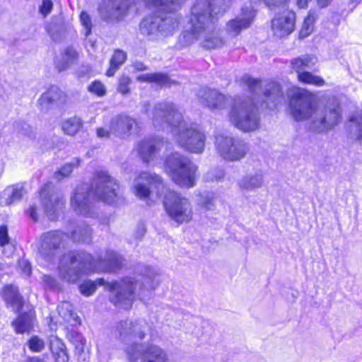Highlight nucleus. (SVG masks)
Instances as JSON below:
<instances>
[{"mask_svg": "<svg viewBox=\"0 0 362 362\" xmlns=\"http://www.w3.org/2000/svg\"><path fill=\"white\" fill-rule=\"evenodd\" d=\"M215 146L220 156L228 161L240 160L249 151V146L246 141L227 133L218 134L216 136Z\"/></svg>", "mask_w": 362, "mask_h": 362, "instance_id": "nucleus-11", "label": "nucleus"}, {"mask_svg": "<svg viewBox=\"0 0 362 362\" xmlns=\"http://www.w3.org/2000/svg\"><path fill=\"white\" fill-rule=\"evenodd\" d=\"M62 98V92L56 86H52L38 100L41 110L47 111L57 106Z\"/></svg>", "mask_w": 362, "mask_h": 362, "instance_id": "nucleus-20", "label": "nucleus"}, {"mask_svg": "<svg viewBox=\"0 0 362 362\" xmlns=\"http://www.w3.org/2000/svg\"><path fill=\"white\" fill-rule=\"evenodd\" d=\"M62 356H59V358H62V360L63 361V362H65V361H68L69 360V357L68 356L66 355V354L62 350V349L61 348V351H60Z\"/></svg>", "mask_w": 362, "mask_h": 362, "instance_id": "nucleus-55", "label": "nucleus"}, {"mask_svg": "<svg viewBox=\"0 0 362 362\" xmlns=\"http://www.w3.org/2000/svg\"><path fill=\"white\" fill-rule=\"evenodd\" d=\"M51 185L46 184L40 191V198L47 216L52 221L57 218L58 212L62 209L64 202L57 193L49 194Z\"/></svg>", "mask_w": 362, "mask_h": 362, "instance_id": "nucleus-16", "label": "nucleus"}, {"mask_svg": "<svg viewBox=\"0 0 362 362\" xmlns=\"http://www.w3.org/2000/svg\"><path fill=\"white\" fill-rule=\"evenodd\" d=\"M59 315L66 322H77L78 317L74 313L72 305L67 301H63L58 305Z\"/></svg>", "mask_w": 362, "mask_h": 362, "instance_id": "nucleus-29", "label": "nucleus"}, {"mask_svg": "<svg viewBox=\"0 0 362 362\" xmlns=\"http://www.w3.org/2000/svg\"><path fill=\"white\" fill-rule=\"evenodd\" d=\"M33 311L31 308L19 315L18 318L13 321V326L17 333L23 334L28 332L32 327Z\"/></svg>", "mask_w": 362, "mask_h": 362, "instance_id": "nucleus-23", "label": "nucleus"}, {"mask_svg": "<svg viewBox=\"0 0 362 362\" xmlns=\"http://www.w3.org/2000/svg\"><path fill=\"white\" fill-rule=\"evenodd\" d=\"M164 207L168 215L179 224L187 223L192 218L193 211L189 201L174 191L165 194Z\"/></svg>", "mask_w": 362, "mask_h": 362, "instance_id": "nucleus-13", "label": "nucleus"}, {"mask_svg": "<svg viewBox=\"0 0 362 362\" xmlns=\"http://www.w3.org/2000/svg\"><path fill=\"white\" fill-rule=\"evenodd\" d=\"M127 57V55L124 51L119 49H115L110 60V67L106 72V75L108 77L113 76L116 71L125 62Z\"/></svg>", "mask_w": 362, "mask_h": 362, "instance_id": "nucleus-26", "label": "nucleus"}, {"mask_svg": "<svg viewBox=\"0 0 362 362\" xmlns=\"http://www.w3.org/2000/svg\"><path fill=\"white\" fill-rule=\"evenodd\" d=\"M26 362H45V361L38 358L33 357V358H29Z\"/></svg>", "mask_w": 362, "mask_h": 362, "instance_id": "nucleus-56", "label": "nucleus"}, {"mask_svg": "<svg viewBox=\"0 0 362 362\" xmlns=\"http://www.w3.org/2000/svg\"><path fill=\"white\" fill-rule=\"evenodd\" d=\"M69 339L75 346L76 349L79 352L83 351V348L86 344V339L81 333L76 331L70 332Z\"/></svg>", "mask_w": 362, "mask_h": 362, "instance_id": "nucleus-34", "label": "nucleus"}, {"mask_svg": "<svg viewBox=\"0 0 362 362\" xmlns=\"http://www.w3.org/2000/svg\"><path fill=\"white\" fill-rule=\"evenodd\" d=\"M271 9L284 6L288 0H262Z\"/></svg>", "mask_w": 362, "mask_h": 362, "instance_id": "nucleus-47", "label": "nucleus"}, {"mask_svg": "<svg viewBox=\"0 0 362 362\" xmlns=\"http://www.w3.org/2000/svg\"><path fill=\"white\" fill-rule=\"evenodd\" d=\"M224 170L221 168H211L206 175V179L209 181H218L223 178Z\"/></svg>", "mask_w": 362, "mask_h": 362, "instance_id": "nucleus-41", "label": "nucleus"}, {"mask_svg": "<svg viewBox=\"0 0 362 362\" xmlns=\"http://www.w3.org/2000/svg\"><path fill=\"white\" fill-rule=\"evenodd\" d=\"M1 252L6 257H10L15 252V246L11 241H8L0 245Z\"/></svg>", "mask_w": 362, "mask_h": 362, "instance_id": "nucleus-45", "label": "nucleus"}, {"mask_svg": "<svg viewBox=\"0 0 362 362\" xmlns=\"http://www.w3.org/2000/svg\"><path fill=\"white\" fill-rule=\"evenodd\" d=\"M42 282L46 290L49 291H59L60 290L59 284L50 276L43 275L42 276Z\"/></svg>", "mask_w": 362, "mask_h": 362, "instance_id": "nucleus-40", "label": "nucleus"}, {"mask_svg": "<svg viewBox=\"0 0 362 362\" xmlns=\"http://www.w3.org/2000/svg\"><path fill=\"white\" fill-rule=\"evenodd\" d=\"M131 83V79L129 76H122L119 79V84L117 90L122 95H127L129 93V85Z\"/></svg>", "mask_w": 362, "mask_h": 362, "instance_id": "nucleus-42", "label": "nucleus"}, {"mask_svg": "<svg viewBox=\"0 0 362 362\" xmlns=\"http://www.w3.org/2000/svg\"><path fill=\"white\" fill-rule=\"evenodd\" d=\"M332 0H317V5L320 8H325L328 6Z\"/></svg>", "mask_w": 362, "mask_h": 362, "instance_id": "nucleus-54", "label": "nucleus"}, {"mask_svg": "<svg viewBox=\"0 0 362 362\" xmlns=\"http://www.w3.org/2000/svg\"><path fill=\"white\" fill-rule=\"evenodd\" d=\"M81 160L74 158L71 163L64 164L58 171L54 173V177L59 180L69 176L73 171L74 168L80 165Z\"/></svg>", "mask_w": 362, "mask_h": 362, "instance_id": "nucleus-33", "label": "nucleus"}, {"mask_svg": "<svg viewBox=\"0 0 362 362\" xmlns=\"http://www.w3.org/2000/svg\"><path fill=\"white\" fill-rule=\"evenodd\" d=\"M79 19L84 30V35L88 37L92 31L91 17L86 11H82L79 16Z\"/></svg>", "mask_w": 362, "mask_h": 362, "instance_id": "nucleus-35", "label": "nucleus"}, {"mask_svg": "<svg viewBox=\"0 0 362 362\" xmlns=\"http://www.w3.org/2000/svg\"><path fill=\"white\" fill-rule=\"evenodd\" d=\"M313 0H296L297 6L300 8H306L308 6V4Z\"/></svg>", "mask_w": 362, "mask_h": 362, "instance_id": "nucleus-52", "label": "nucleus"}, {"mask_svg": "<svg viewBox=\"0 0 362 362\" xmlns=\"http://www.w3.org/2000/svg\"><path fill=\"white\" fill-rule=\"evenodd\" d=\"M3 298L8 307L13 311L20 313L23 307L24 300L18 293V289L13 285L6 286L4 288Z\"/></svg>", "mask_w": 362, "mask_h": 362, "instance_id": "nucleus-21", "label": "nucleus"}, {"mask_svg": "<svg viewBox=\"0 0 362 362\" xmlns=\"http://www.w3.org/2000/svg\"><path fill=\"white\" fill-rule=\"evenodd\" d=\"M351 4H354V7H355L358 4V0H350Z\"/></svg>", "mask_w": 362, "mask_h": 362, "instance_id": "nucleus-57", "label": "nucleus"}, {"mask_svg": "<svg viewBox=\"0 0 362 362\" xmlns=\"http://www.w3.org/2000/svg\"><path fill=\"white\" fill-rule=\"evenodd\" d=\"M164 168L177 185L187 188L195 185L197 167L188 157L178 152L172 153L166 156Z\"/></svg>", "mask_w": 362, "mask_h": 362, "instance_id": "nucleus-10", "label": "nucleus"}, {"mask_svg": "<svg viewBox=\"0 0 362 362\" xmlns=\"http://www.w3.org/2000/svg\"><path fill=\"white\" fill-rule=\"evenodd\" d=\"M255 16L256 10L252 2L245 4L241 9V13L235 19L227 23L226 31L232 36H237L243 30L251 26Z\"/></svg>", "mask_w": 362, "mask_h": 362, "instance_id": "nucleus-14", "label": "nucleus"}, {"mask_svg": "<svg viewBox=\"0 0 362 362\" xmlns=\"http://www.w3.org/2000/svg\"><path fill=\"white\" fill-rule=\"evenodd\" d=\"M88 91L95 94L98 97H103L106 94L105 86L99 81H95L88 86Z\"/></svg>", "mask_w": 362, "mask_h": 362, "instance_id": "nucleus-38", "label": "nucleus"}, {"mask_svg": "<svg viewBox=\"0 0 362 362\" xmlns=\"http://www.w3.org/2000/svg\"><path fill=\"white\" fill-rule=\"evenodd\" d=\"M133 66L137 71H145L147 69L146 66L141 62H135L133 64Z\"/></svg>", "mask_w": 362, "mask_h": 362, "instance_id": "nucleus-53", "label": "nucleus"}, {"mask_svg": "<svg viewBox=\"0 0 362 362\" xmlns=\"http://www.w3.org/2000/svg\"><path fill=\"white\" fill-rule=\"evenodd\" d=\"M263 184V175L260 173L246 175L238 181L240 188L247 192L255 191L262 187Z\"/></svg>", "mask_w": 362, "mask_h": 362, "instance_id": "nucleus-22", "label": "nucleus"}, {"mask_svg": "<svg viewBox=\"0 0 362 362\" xmlns=\"http://www.w3.org/2000/svg\"><path fill=\"white\" fill-rule=\"evenodd\" d=\"M214 196L213 193L204 192L202 194L199 205L206 210H210L214 206Z\"/></svg>", "mask_w": 362, "mask_h": 362, "instance_id": "nucleus-39", "label": "nucleus"}, {"mask_svg": "<svg viewBox=\"0 0 362 362\" xmlns=\"http://www.w3.org/2000/svg\"><path fill=\"white\" fill-rule=\"evenodd\" d=\"M18 267L22 272V273L26 276H29L31 274V265L30 262L25 259H20L18 261Z\"/></svg>", "mask_w": 362, "mask_h": 362, "instance_id": "nucleus-46", "label": "nucleus"}, {"mask_svg": "<svg viewBox=\"0 0 362 362\" xmlns=\"http://www.w3.org/2000/svg\"><path fill=\"white\" fill-rule=\"evenodd\" d=\"M153 126L158 129H170L176 142L185 150L201 153L206 136L195 124L183 119L181 112L173 103L163 102L155 105L152 113Z\"/></svg>", "mask_w": 362, "mask_h": 362, "instance_id": "nucleus-3", "label": "nucleus"}, {"mask_svg": "<svg viewBox=\"0 0 362 362\" xmlns=\"http://www.w3.org/2000/svg\"><path fill=\"white\" fill-rule=\"evenodd\" d=\"M78 52L73 47H68L64 51L62 62L58 64L59 71H64L75 64L78 60Z\"/></svg>", "mask_w": 362, "mask_h": 362, "instance_id": "nucleus-30", "label": "nucleus"}, {"mask_svg": "<svg viewBox=\"0 0 362 362\" xmlns=\"http://www.w3.org/2000/svg\"><path fill=\"white\" fill-rule=\"evenodd\" d=\"M98 263L88 253L70 252L63 255L59 264V275L64 281L74 284L83 275L103 270L112 272L122 267L123 259L118 253L107 250L104 257H98Z\"/></svg>", "mask_w": 362, "mask_h": 362, "instance_id": "nucleus-5", "label": "nucleus"}, {"mask_svg": "<svg viewBox=\"0 0 362 362\" xmlns=\"http://www.w3.org/2000/svg\"><path fill=\"white\" fill-rule=\"evenodd\" d=\"M15 131L19 136L31 137L33 134V128L25 122H18L14 125Z\"/></svg>", "mask_w": 362, "mask_h": 362, "instance_id": "nucleus-36", "label": "nucleus"}, {"mask_svg": "<svg viewBox=\"0 0 362 362\" xmlns=\"http://www.w3.org/2000/svg\"><path fill=\"white\" fill-rule=\"evenodd\" d=\"M129 8L128 1L103 0L98 7V12L105 21H119L127 15Z\"/></svg>", "mask_w": 362, "mask_h": 362, "instance_id": "nucleus-15", "label": "nucleus"}, {"mask_svg": "<svg viewBox=\"0 0 362 362\" xmlns=\"http://www.w3.org/2000/svg\"><path fill=\"white\" fill-rule=\"evenodd\" d=\"M298 79L300 83L314 85L318 87L322 86L325 85V80L318 76H315L309 71H305L303 73H300Z\"/></svg>", "mask_w": 362, "mask_h": 362, "instance_id": "nucleus-32", "label": "nucleus"}, {"mask_svg": "<svg viewBox=\"0 0 362 362\" xmlns=\"http://www.w3.org/2000/svg\"><path fill=\"white\" fill-rule=\"evenodd\" d=\"M74 242L89 243L92 240V230L85 223L81 222L71 227L69 233L61 230H50L42 233L39 239L38 258L48 264L54 263L65 247L66 239Z\"/></svg>", "mask_w": 362, "mask_h": 362, "instance_id": "nucleus-9", "label": "nucleus"}, {"mask_svg": "<svg viewBox=\"0 0 362 362\" xmlns=\"http://www.w3.org/2000/svg\"><path fill=\"white\" fill-rule=\"evenodd\" d=\"M318 17V13L315 10H310L305 18L299 36L300 38H305L309 36L314 30V25Z\"/></svg>", "mask_w": 362, "mask_h": 362, "instance_id": "nucleus-27", "label": "nucleus"}, {"mask_svg": "<svg viewBox=\"0 0 362 362\" xmlns=\"http://www.w3.org/2000/svg\"><path fill=\"white\" fill-rule=\"evenodd\" d=\"M289 107L292 117L296 121L314 118L311 129L317 132L331 129L341 119V110L339 100L332 98L318 116L315 99L311 93L298 87L288 90Z\"/></svg>", "mask_w": 362, "mask_h": 362, "instance_id": "nucleus-4", "label": "nucleus"}, {"mask_svg": "<svg viewBox=\"0 0 362 362\" xmlns=\"http://www.w3.org/2000/svg\"><path fill=\"white\" fill-rule=\"evenodd\" d=\"M133 187L134 194L148 204L153 201L154 194L156 198H160L165 189L161 177L148 172L140 173L134 180Z\"/></svg>", "mask_w": 362, "mask_h": 362, "instance_id": "nucleus-12", "label": "nucleus"}, {"mask_svg": "<svg viewBox=\"0 0 362 362\" xmlns=\"http://www.w3.org/2000/svg\"><path fill=\"white\" fill-rule=\"evenodd\" d=\"M11 241L10 238L8 234V228L7 226L3 225L0 226V245Z\"/></svg>", "mask_w": 362, "mask_h": 362, "instance_id": "nucleus-48", "label": "nucleus"}, {"mask_svg": "<svg viewBox=\"0 0 362 362\" xmlns=\"http://www.w3.org/2000/svg\"><path fill=\"white\" fill-rule=\"evenodd\" d=\"M136 125V120L128 115H120L112 119L110 129L112 134L119 137L129 136L133 127Z\"/></svg>", "mask_w": 362, "mask_h": 362, "instance_id": "nucleus-19", "label": "nucleus"}, {"mask_svg": "<svg viewBox=\"0 0 362 362\" xmlns=\"http://www.w3.org/2000/svg\"><path fill=\"white\" fill-rule=\"evenodd\" d=\"M187 0H145L149 8L157 9L153 15L144 17L140 23L139 30L150 40H156L159 35H172L178 28L181 16L176 11Z\"/></svg>", "mask_w": 362, "mask_h": 362, "instance_id": "nucleus-8", "label": "nucleus"}, {"mask_svg": "<svg viewBox=\"0 0 362 362\" xmlns=\"http://www.w3.org/2000/svg\"><path fill=\"white\" fill-rule=\"evenodd\" d=\"M240 84L247 88L252 98L245 101L240 98H227L215 89L202 88L197 93L201 103L211 110L224 109L231 105L228 118L230 123L245 132L256 130L259 127V106L274 110L284 103L285 98L280 85L274 81L267 83L245 74L240 79Z\"/></svg>", "mask_w": 362, "mask_h": 362, "instance_id": "nucleus-1", "label": "nucleus"}, {"mask_svg": "<svg viewBox=\"0 0 362 362\" xmlns=\"http://www.w3.org/2000/svg\"><path fill=\"white\" fill-rule=\"evenodd\" d=\"M53 8V3L51 0H42V5L40 6V13L44 16L49 15Z\"/></svg>", "mask_w": 362, "mask_h": 362, "instance_id": "nucleus-44", "label": "nucleus"}, {"mask_svg": "<svg viewBox=\"0 0 362 362\" xmlns=\"http://www.w3.org/2000/svg\"><path fill=\"white\" fill-rule=\"evenodd\" d=\"M316 62V57L310 55H303L291 60V66L298 76L300 73L307 71V69H312Z\"/></svg>", "mask_w": 362, "mask_h": 362, "instance_id": "nucleus-24", "label": "nucleus"}, {"mask_svg": "<svg viewBox=\"0 0 362 362\" xmlns=\"http://www.w3.org/2000/svg\"><path fill=\"white\" fill-rule=\"evenodd\" d=\"M165 142L157 138H150L141 141L137 146V151L145 163H151L156 158L157 154Z\"/></svg>", "mask_w": 362, "mask_h": 362, "instance_id": "nucleus-18", "label": "nucleus"}, {"mask_svg": "<svg viewBox=\"0 0 362 362\" xmlns=\"http://www.w3.org/2000/svg\"><path fill=\"white\" fill-rule=\"evenodd\" d=\"M141 272V274L138 275L136 279L128 276L112 282L105 281L103 278L95 281H86L79 286V291L83 296H90L95 293L97 286H104L110 292V302L118 308L127 310L132 308L138 284L139 289L137 296L144 300L146 292L150 293L158 284V274L154 268L142 266Z\"/></svg>", "mask_w": 362, "mask_h": 362, "instance_id": "nucleus-2", "label": "nucleus"}, {"mask_svg": "<svg viewBox=\"0 0 362 362\" xmlns=\"http://www.w3.org/2000/svg\"><path fill=\"white\" fill-rule=\"evenodd\" d=\"M350 122L356 129V138L362 141V117L357 118L354 116L351 118Z\"/></svg>", "mask_w": 362, "mask_h": 362, "instance_id": "nucleus-43", "label": "nucleus"}, {"mask_svg": "<svg viewBox=\"0 0 362 362\" xmlns=\"http://www.w3.org/2000/svg\"><path fill=\"white\" fill-rule=\"evenodd\" d=\"M137 81L140 82L155 83L160 86H168L170 83L168 76L160 73L144 74L137 77Z\"/></svg>", "mask_w": 362, "mask_h": 362, "instance_id": "nucleus-28", "label": "nucleus"}, {"mask_svg": "<svg viewBox=\"0 0 362 362\" xmlns=\"http://www.w3.org/2000/svg\"><path fill=\"white\" fill-rule=\"evenodd\" d=\"M148 330V326L143 320H124L118 323L114 335L124 343L134 342L126 348L129 362H168L166 354L159 346L135 344L136 340L145 337Z\"/></svg>", "mask_w": 362, "mask_h": 362, "instance_id": "nucleus-7", "label": "nucleus"}, {"mask_svg": "<svg viewBox=\"0 0 362 362\" xmlns=\"http://www.w3.org/2000/svg\"><path fill=\"white\" fill-rule=\"evenodd\" d=\"M110 132L109 130L103 127H99L96 129V134L98 138H109L110 135Z\"/></svg>", "mask_w": 362, "mask_h": 362, "instance_id": "nucleus-51", "label": "nucleus"}, {"mask_svg": "<svg viewBox=\"0 0 362 362\" xmlns=\"http://www.w3.org/2000/svg\"><path fill=\"white\" fill-rule=\"evenodd\" d=\"M82 126L80 118L73 117L65 120L62 124L63 132L68 135H74Z\"/></svg>", "mask_w": 362, "mask_h": 362, "instance_id": "nucleus-31", "label": "nucleus"}, {"mask_svg": "<svg viewBox=\"0 0 362 362\" xmlns=\"http://www.w3.org/2000/svg\"><path fill=\"white\" fill-rule=\"evenodd\" d=\"M25 193V189L21 184L8 187L3 192L2 202L6 205L12 204L21 200Z\"/></svg>", "mask_w": 362, "mask_h": 362, "instance_id": "nucleus-25", "label": "nucleus"}, {"mask_svg": "<svg viewBox=\"0 0 362 362\" xmlns=\"http://www.w3.org/2000/svg\"><path fill=\"white\" fill-rule=\"evenodd\" d=\"M118 185L106 171L96 173L90 187L82 184L77 187L71 199V206L78 214L87 218H95L98 214L94 211L91 199H97L107 204H112L117 195Z\"/></svg>", "mask_w": 362, "mask_h": 362, "instance_id": "nucleus-6", "label": "nucleus"}, {"mask_svg": "<svg viewBox=\"0 0 362 362\" xmlns=\"http://www.w3.org/2000/svg\"><path fill=\"white\" fill-rule=\"evenodd\" d=\"M45 346V341L37 336L32 337L28 341V347L33 352L42 351Z\"/></svg>", "mask_w": 362, "mask_h": 362, "instance_id": "nucleus-37", "label": "nucleus"}, {"mask_svg": "<svg viewBox=\"0 0 362 362\" xmlns=\"http://www.w3.org/2000/svg\"><path fill=\"white\" fill-rule=\"evenodd\" d=\"M296 13L293 11L286 10L274 17L272 22L274 35L281 38L290 35L294 30Z\"/></svg>", "mask_w": 362, "mask_h": 362, "instance_id": "nucleus-17", "label": "nucleus"}, {"mask_svg": "<svg viewBox=\"0 0 362 362\" xmlns=\"http://www.w3.org/2000/svg\"><path fill=\"white\" fill-rule=\"evenodd\" d=\"M108 223V220L107 218L101 220V224H107Z\"/></svg>", "mask_w": 362, "mask_h": 362, "instance_id": "nucleus-58", "label": "nucleus"}, {"mask_svg": "<svg viewBox=\"0 0 362 362\" xmlns=\"http://www.w3.org/2000/svg\"><path fill=\"white\" fill-rule=\"evenodd\" d=\"M27 214L29 217L33 221H37L38 220V216L37 213V208L35 205H31L27 211Z\"/></svg>", "mask_w": 362, "mask_h": 362, "instance_id": "nucleus-49", "label": "nucleus"}, {"mask_svg": "<svg viewBox=\"0 0 362 362\" xmlns=\"http://www.w3.org/2000/svg\"><path fill=\"white\" fill-rule=\"evenodd\" d=\"M146 233V226L143 222L139 223L137 225L136 230V238H141Z\"/></svg>", "mask_w": 362, "mask_h": 362, "instance_id": "nucleus-50", "label": "nucleus"}]
</instances>
